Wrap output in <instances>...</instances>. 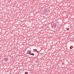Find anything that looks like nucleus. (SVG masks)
<instances>
[{
    "mask_svg": "<svg viewBox=\"0 0 74 74\" xmlns=\"http://www.w3.org/2000/svg\"><path fill=\"white\" fill-rule=\"evenodd\" d=\"M30 53H31V51L30 50H29L28 51H27V54H29V55H30Z\"/></svg>",
    "mask_w": 74,
    "mask_h": 74,
    "instance_id": "1",
    "label": "nucleus"
},
{
    "mask_svg": "<svg viewBox=\"0 0 74 74\" xmlns=\"http://www.w3.org/2000/svg\"><path fill=\"white\" fill-rule=\"evenodd\" d=\"M8 58L5 59V62H8Z\"/></svg>",
    "mask_w": 74,
    "mask_h": 74,
    "instance_id": "2",
    "label": "nucleus"
},
{
    "mask_svg": "<svg viewBox=\"0 0 74 74\" xmlns=\"http://www.w3.org/2000/svg\"><path fill=\"white\" fill-rule=\"evenodd\" d=\"M33 50L34 52H37V50L36 49H33Z\"/></svg>",
    "mask_w": 74,
    "mask_h": 74,
    "instance_id": "3",
    "label": "nucleus"
},
{
    "mask_svg": "<svg viewBox=\"0 0 74 74\" xmlns=\"http://www.w3.org/2000/svg\"><path fill=\"white\" fill-rule=\"evenodd\" d=\"M29 55H32L33 56H34V54L33 53H30L29 54Z\"/></svg>",
    "mask_w": 74,
    "mask_h": 74,
    "instance_id": "4",
    "label": "nucleus"
},
{
    "mask_svg": "<svg viewBox=\"0 0 74 74\" xmlns=\"http://www.w3.org/2000/svg\"><path fill=\"white\" fill-rule=\"evenodd\" d=\"M25 74H28V72H25Z\"/></svg>",
    "mask_w": 74,
    "mask_h": 74,
    "instance_id": "5",
    "label": "nucleus"
},
{
    "mask_svg": "<svg viewBox=\"0 0 74 74\" xmlns=\"http://www.w3.org/2000/svg\"><path fill=\"white\" fill-rule=\"evenodd\" d=\"M67 30H69V28H68L66 29Z\"/></svg>",
    "mask_w": 74,
    "mask_h": 74,
    "instance_id": "6",
    "label": "nucleus"
},
{
    "mask_svg": "<svg viewBox=\"0 0 74 74\" xmlns=\"http://www.w3.org/2000/svg\"><path fill=\"white\" fill-rule=\"evenodd\" d=\"M64 63H62V65H64Z\"/></svg>",
    "mask_w": 74,
    "mask_h": 74,
    "instance_id": "7",
    "label": "nucleus"
},
{
    "mask_svg": "<svg viewBox=\"0 0 74 74\" xmlns=\"http://www.w3.org/2000/svg\"><path fill=\"white\" fill-rule=\"evenodd\" d=\"M70 49H72V48H71V47H70Z\"/></svg>",
    "mask_w": 74,
    "mask_h": 74,
    "instance_id": "8",
    "label": "nucleus"
}]
</instances>
